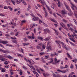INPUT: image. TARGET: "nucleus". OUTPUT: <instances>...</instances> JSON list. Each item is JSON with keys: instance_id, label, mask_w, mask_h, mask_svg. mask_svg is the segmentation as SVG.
I'll use <instances>...</instances> for the list:
<instances>
[{"instance_id": "c85d7f7f", "label": "nucleus", "mask_w": 77, "mask_h": 77, "mask_svg": "<svg viewBox=\"0 0 77 77\" xmlns=\"http://www.w3.org/2000/svg\"><path fill=\"white\" fill-rule=\"evenodd\" d=\"M7 57L9 58V59H12V57H11V56L9 55V56H7Z\"/></svg>"}, {"instance_id": "f3484780", "label": "nucleus", "mask_w": 77, "mask_h": 77, "mask_svg": "<svg viewBox=\"0 0 77 77\" xmlns=\"http://www.w3.org/2000/svg\"><path fill=\"white\" fill-rule=\"evenodd\" d=\"M70 4L72 6H73V7H74V8H75V7H76L75 5H74V4H72V2H70Z\"/></svg>"}, {"instance_id": "bb28decb", "label": "nucleus", "mask_w": 77, "mask_h": 77, "mask_svg": "<svg viewBox=\"0 0 77 77\" xmlns=\"http://www.w3.org/2000/svg\"><path fill=\"white\" fill-rule=\"evenodd\" d=\"M53 5L52 6H51V8H52V9H54V6H55V5L54 4V3L52 4Z\"/></svg>"}, {"instance_id": "bf43d9fd", "label": "nucleus", "mask_w": 77, "mask_h": 77, "mask_svg": "<svg viewBox=\"0 0 77 77\" xmlns=\"http://www.w3.org/2000/svg\"><path fill=\"white\" fill-rule=\"evenodd\" d=\"M24 41H25V42H26V41H27V40L26 39V38H24Z\"/></svg>"}, {"instance_id": "f8f14e48", "label": "nucleus", "mask_w": 77, "mask_h": 77, "mask_svg": "<svg viewBox=\"0 0 77 77\" xmlns=\"http://www.w3.org/2000/svg\"><path fill=\"white\" fill-rule=\"evenodd\" d=\"M50 36H49V38H47L44 39V40L45 41H49V40L50 39Z\"/></svg>"}, {"instance_id": "5fc2aeb1", "label": "nucleus", "mask_w": 77, "mask_h": 77, "mask_svg": "<svg viewBox=\"0 0 77 77\" xmlns=\"http://www.w3.org/2000/svg\"><path fill=\"white\" fill-rule=\"evenodd\" d=\"M49 11V12L50 14H52V11H51V10L50 9V11Z\"/></svg>"}, {"instance_id": "423d86ee", "label": "nucleus", "mask_w": 77, "mask_h": 77, "mask_svg": "<svg viewBox=\"0 0 77 77\" xmlns=\"http://www.w3.org/2000/svg\"><path fill=\"white\" fill-rule=\"evenodd\" d=\"M53 76L54 77H61V76H60V75L58 74L56 75L54 74V73L53 74Z\"/></svg>"}, {"instance_id": "6e6d98bb", "label": "nucleus", "mask_w": 77, "mask_h": 77, "mask_svg": "<svg viewBox=\"0 0 77 77\" xmlns=\"http://www.w3.org/2000/svg\"><path fill=\"white\" fill-rule=\"evenodd\" d=\"M30 15L31 16V17H33V18H35V17L34 15L32 14H30Z\"/></svg>"}, {"instance_id": "4c0bfd02", "label": "nucleus", "mask_w": 77, "mask_h": 77, "mask_svg": "<svg viewBox=\"0 0 77 77\" xmlns=\"http://www.w3.org/2000/svg\"><path fill=\"white\" fill-rule=\"evenodd\" d=\"M8 8L10 9V10H11V11H12V8H11V7L10 6H8Z\"/></svg>"}, {"instance_id": "de8ad7c7", "label": "nucleus", "mask_w": 77, "mask_h": 77, "mask_svg": "<svg viewBox=\"0 0 77 77\" xmlns=\"http://www.w3.org/2000/svg\"><path fill=\"white\" fill-rule=\"evenodd\" d=\"M75 74L74 72H72L70 73V75H73V74Z\"/></svg>"}, {"instance_id": "e2e57ef3", "label": "nucleus", "mask_w": 77, "mask_h": 77, "mask_svg": "<svg viewBox=\"0 0 77 77\" xmlns=\"http://www.w3.org/2000/svg\"><path fill=\"white\" fill-rule=\"evenodd\" d=\"M68 67V65H65V66L64 67V68H66Z\"/></svg>"}, {"instance_id": "680f3d73", "label": "nucleus", "mask_w": 77, "mask_h": 77, "mask_svg": "<svg viewBox=\"0 0 77 77\" xmlns=\"http://www.w3.org/2000/svg\"><path fill=\"white\" fill-rule=\"evenodd\" d=\"M10 34L11 35H14V33L13 32H12L10 33Z\"/></svg>"}, {"instance_id": "72a5a7b5", "label": "nucleus", "mask_w": 77, "mask_h": 77, "mask_svg": "<svg viewBox=\"0 0 77 77\" xmlns=\"http://www.w3.org/2000/svg\"><path fill=\"white\" fill-rule=\"evenodd\" d=\"M11 1L12 3H13V5H15V2H14V1L12 0H11Z\"/></svg>"}, {"instance_id": "7c9ffc66", "label": "nucleus", "mask_w": 77, "mask_h": 77, "mask_svg": "<svg viewBox=\"0 0 77 77\" xmlns=\"http://www.w3.org/2000/svg\"><path fill=\"white\" fill-rule=\"evenodd\" d=\"M70 42V44L72 45H73V46H75V45L74 44L72 43V42Z\"/></svg>"}, {"instance_id": "774afa93", "label": "nucleus", "mask_w": 77, "mask_h": 77, "mask_svg": "<svg viewBox=\"0 0 77 77\" xmlns=\"http://www.w3.org/2000/svg\"><path fill=\"white\" fill-rule=\"evenodd\" d=\"M68 35L69 36V37H71V35H70V34L69 33H68Z\"/></svg>"}, {"instance_id": "8fccbe9b", "label": "nucleus", "mask_w": 77, "mask_h": 77, "mask_svg": "<svg viewBox=\"0 0 77 77\" xmlns=\"http://www.w3.org/2000/svg\"><path fill=\"white\" fill-rule=\"evenodd\" d=\"M30 9V5H29L28 7V11H29V9Z\"/></svg>"}, {"instance_id": "9d476101", "label": "nucleus", "mask_w": 77, "mask_h": 77, "mask_svg": "<svg viewBox=\"0 0 77 77\" xmlns=\"http://www.w3.org/2000/svg\"><path fill=\"white\" fill-rule=\"evenodd\" d=\"M57 1L58 2V6L59 8H60V2H59V0H57Z\"/></svg>"}, {"instance_id": "473e14b6", "label": "nucleus", "mask_w": 77, "mask_h": 77, "mask_svg": "<svg viewBox=\"0 0 77 77\" xmlns=\"http://www.w3.org/2000/svg\"><path fill=\"white\" fill-rule=\"evenodd\" d=\"M44 52H41L39 54L40 55V56H42V55H43L44 54Z\"/></svg>"}, {"instance_id": "39448f33", "label": "nucleus", "mask_w": 77, "mask_h": 77, "mask_svg": "<svg viewBox=\"0 0 77 77\" xmlns=\"http://www.w3.org/2000/svg\"><path fill=\"white\" fill-rule=\"evenodd\" d=\"M67 26L68 27V28L70 30H71V32H74V29H73L72 28H71L70 27H69V24H67Z\"/></svg>"}, {"instance_id": "f03ea898", "label": "nucleus", "mask_w": 77, "mask_h": 77, "mask_svg": "<svg viewBox=\"0 0 77 77\" xmlns=\"http://www.w3.org/2000/svg\"><path fill=\"white\" fill-rule=\"evenodd\" d=\"M50 42H48L47 44V45H49V46H47L46 47L47 52H48L49 51H50L51 50V45L50 44Z\"/></svg>"}, {"instance_id": "2eb2a0df", "label": "nucleus", "mask_w": 77, "mask_h": 77, "mask_svg": "<svg viewBox=\"0 0 77 77\" xmlns=\"http://www.w3.org/2000/svg\"><path fill=\"white\" fill-rule=\"evenodd\" d=\"M22 3L24 5H27V4H26V2H25V1H24V0H23V1H22Z\"/></svg>"}, {"instance_id": "ea45409f", "label": "nucleus", "mask_w": 77, "mask_h": 77, "mask_svg": "<svg viewBox=\"0 0 77 77\" xmlns=\"http://www.w3.org/2000/svg\"><path fill=\"white\" fill-rule=\"evenodd\" d=\"M4 9H8V8L6 6H4Z\"/></svg>"}, {"instance_id": "4be33fe9", "label": "nucleus", "mask_w": 77, "mask_h": 77, "mask_svg": "<svg viewBox=\"0 0 77 77\" xmlns=\"http://www.w3.org/2000/svg\"><path fill=\"white\" fill-rule=\"evenodd\" d=\"M69 39H70V40H71V41H72L73 42H75V40H74L73 38H70Z\"/></svg>"}, {"instance_id": "dca6fc26", "label": "nucleus", "mask_w": 77, "mask_h": 77, "mask_svg": "<svg viewBox=\"0 0 77 77\" xmlns=\"http://www.w3.org/2000/svg\"><path fill=\"white\" fill-rule=\"evenodd\" d=\"M0 60H1V61H5V60H7L5 58H0Z\"/></svg>"}, {"instance_id": "6e6552de", "label": "nucleus", "mask_w": 77, "mask_h": 77, "mask_svg": "<svg viewBox=\"0 0 77 77\" xmlns=\"http://www.w3.org/2000/svg\"><path fill=\"white\" fill-rule=\"evenodd\" d=\"M63 47L64 48H65L66 50L68 51V49L67 47H66V45H64L63 46Z\"/></svg>"}, {"instance_id": "0e129e2a", "label": "nucleus", "mask_w": 77, "mask_h": 77, "mask_svg": "<svg viewBox=\"0 0 77 77\" xmlns=\"http://www.w3.org/2000/svg\"><path fill=\"white\" fill-rule=\"evenodd\" d=\"M43 75H44L45 77H47V75H46V74L45 73H43Z\"/></svg>"}, {"instance_id": "a211bd4d", "label": "nucleus", "mask_w": 77, "mask_h": 77, "mask_svg": "<svg viewBox=\"0 0 77 77\" xmlns=\"http://www.w3.org/2000/svg\"><path fill=\"white\" fill-rule=\"evenodd\" d=\"M45 5L46 6V8L48 9L49 11H50V8H49V7H48L47 4H45Z\"/></svg>"}, {"instance_id": "20e7f679", "label": "nucleus", "mask_w": 77, "mask_h": 77, "mask_svg": "<svg viewBox=\"0 0 77 77\" xmlns=\"http://www.w3.org/2000/svg\"><path fill=\"white\" fill-rule=\"evenodd\" d=\"M44 31L45 33V34L47 33L46 32H47L48 33H50V30L48 29H44Z\"/></svg>"}, {"instance_id": "f257e3e1", "label": "nucleus", "mask_w": 77, "mask_h": 77, "mask_svg": "<svg viewBox=\"0 0 77 77\" xmlns=\"http://www.w3.org/2000/svg\"><path fill=\"white\" fill-rule=\"evenodd\" d=\"M64 5L67 9L68 11L69 12V13H68V15H69V16H72L73 15V13L72 12V11H71V9H70V8H69L68 7V5H66L65 3H64Z\"/></svg>"}, {"instance_id": "cd10ccee", "label": "nucleus", "mask_w": 77, "mask_h": 77, "mask_svg": "<svg viewBox=\"0 0 77 77\" xmlns=\"http://www.w3.org/2000/svg\"><path fill=\"white\" fill-rule=\"evenodd\" d=\"M42 62H43V63H46L45 61V60L43 58H42Z\"/></svg>"}, {"instance_id": "6ab92c4d", "label": "nucleus", "mask_w": 77, "mask_h": 77, "mask_svg": "<svg viewBox=\"0 0 77 77\" xmlns=\"http://www.w3.org/2000/svg\"><path fill=\"white\" fill-rule=\"evenodd\" d=\"M67 54V56H68V57H69V58L70 59H72V58L71 57V56H70V55H69V54H68V53H66Z\"/></svg>"}, {"instance_id": "a878e982", "label": "nucleus", "mask_w": 77, "mask_h": 77, "mask_svg": "<svg viewBox=\"0 0 77 77\" xmlns=\"http://www.w3.org/2000/svg\"><path fill=\"white\" fill-rule=\"evenodd\" d=\"M57 71H58V72H62V73H64L63 71H61L59 69L57 70Z\"/></svg>"}, {"instance_id": "1a4fd4ad", "label": "nucleus", "mask_w": 77, "mask_h": 77, "mask_svg": "<svg viewBox=\"0 0 77 77\" xmlns=\"http://www.w3.org/2000/svg\"><path fill=\"white\" fill-rule=\"evenodd\" d=\"M1 42H0V43H1V42L3 44H8V42H7L6 41H4L3 42H2V41H1Z\"/></svg>"}, {"instance_id": "9b49d317", "label": "nucleus", "mask_w": 77, "mask_h": 77, "mask_svg": "<svg viewBox=\"0 0 77 77\" xmlns=\"http://www.w3.org/2000/svg\"><path fill=\"white\" fill-rule=\"evenodd\" d=\"M38 39H39L40 41H44V39L42 38V37H38Z\"/></svg>"}, {"instance_id": "ddd939ff", "label": "nucleus", "mask_w": 77, "mask_h": 77, "mask_svg": "<svg viewBox=\"0 0 77 77\" xmlns=\"http://www.w3.org/2000/svg\"><path fill=\"white\" fill-rule=\"evenodd\" d=\"M35 74H36V75H39L38 73V72H36L35 71H32Z\"/></svg>"}, {"instance_id": "7ed1b4c3", "label": "nucleus", "mask_w": 77, "mask_h": 77, "mask_svg": "<svg viewBox=\"0 0 77 77\" xmlns=\"http://www.w3.org/2000/svg\"><path fill=\"white\" fill-rule=\"evenodd\" d=\"M32 36H30L29 35H28L27 38L28 39H35V38L34 37V34L33 33H32Z\"/></svg>"}, {"instance_id": "338daca9", "label": "nucleus", "mask_w": 77, "mask_h": 77, "mask_svg": "<svg viewBox=\"0 0 77 77\" xmlns=\"http://www.w3.org/2000/svg\"><path fill=\"white\" fill-rule=\"evenodd\" d=\"M42 48L43 49V50H44V49H45V46H44V45H43Z\"/></svg>"}, {"instance_id": "e433bc0d", "label": "nucleus", "mask_w": 77, "mask_h": 77, "mask_svg": "<svg viewBox=\"0 0 77 77\" xmlns=\"http://www.w3.org/2000/svg\"><path fill=\"white\" fill-rule=\"evenodd\" d=\"M13 43H17V41L16 40H13Z\"/></svg>"}, {"instance_id": "3c124183", "label": "nucleus", "mask_w": 77, "mask_h": 77, "mask_svg": "<svg viewBox=\"0 0 77 77\" xmlns=\"http://www.w3.org/2000/svg\"><path fill=\"white\" fill-rule=\"evenodd\" d=\"M40 48H41V46H37V49H39Z\"/></svg>"}, {"instance_id": "a19ab883", "label": "nucleus", "mask_w": 77, "mask_h": 77, "mask_svg": "<svg viewBox=\"0 0 77 77\" xmlns=\"http://www.w3.org/2000/svg\"><path fill=\"white\" fill-rule=\"evenodd\" d=\"M6 45L7 46H8V47H13V46L10 45H8V44H7Z\"/></svg>"}, {"instance_id": "79ce46f5", "label": "nucleus", "mask_w": 77, "mask_h": 77, "mask_svg": "<svg viewBox=\"0 0 77 77\" xmlns=\"http://www.w3.org/2000/svg\"><path fill=\"white\" fill-rule=\"evenodd\" d=\"M54 32H55L56 33V34L58 33V32L57 31V30H56L54 29Z\"/></svg>"}, {"instance_id": "5701e85b", "label": "nucleus", "mask_w": 77, "mask_h": 77, "mask_svg": "<svg viewBox=\"0 0 77 77\" xmlns=\"http://www.w3.org/2000/svg\"><path fill=\"white\" fill-rule=\"evenodd\" d=\"M57 54H56L55 53H54V54H51V56L53 57V56H55V55H56Z\"/></svg>"}, {"instance_id": "09e8293b", "label": "nucleus", "mask_w": 77, "mask_h": 77, "mask_svg": "<svg viewBox=\"0 0 77 77\" xmlns=\"http://www.w3.org/2000/svg\"><path fill=\"white\" fill-rule=\"evenodd\" d=\"M18 33H19V32H17L15 34V35L16 36H18Z\"/></svg>"}, {"instance_id": "c9c22d12", "label": "nucleus", "mask_w": 77, "mask_h": 77, "mask_svg": "<svg viewBox=\"0 0 77 77\" xmlns=\"http://www.w3.org/2000/svg\"><path fill=\"white\" fill-rule=\"evenodd\" d=\"M23 46H24V47H25V45H29V43H23Z\"/></svg>"}, {"instance_id": "412c9836", "label": "nucleus", "mask_w": 77, "mask_h": 77, "mask_svg": "<svg viewBox=\"0 0 77 77\" xmlns=\"http://www.w3.org/2000/svg\"><path fill=\"white\" fill-rule=\"evenodd\" d=\"M2 72H5V69L4 68V69H2V70H1Z\"/></svg>"}, {"instance_id": "4468645a", "label": "nucleus", "mask_w": 77, "mask_h": 77, "mask_svg": "<svg viewBox=\"0 0 77 77\" xmlns=\"http://www.w3.org/2000/svg\"><path fill=\"white\" fill-rule=\"evenodd\" d=\"M72 37H74L75 36V38L77 39V35L75 34H74V35L72 34Z\"/></svg>"}, {"instance_id": "13d9d810", "label": "nucleus", "mask_w": 77, "mask_h": 77, "mask_svg": "<svg viewBox=\"0 0 77 77\" xmlns=\"http://www.w3.org/2000/svg\"><path fill=\"white\" fill-rule=\"evenodd\" d=\"M64 67H63V66H60V69H63Z\"/></svg>"}, {"instance_id": "603ef678", "label": "nucleus", "mask_w": 77, "mask_h": 77, "mask_svg": "<svg viewBox=\"0 0 77 77\" xmlns=\"http://www.w3.org/2000/svg\"><path fill=\"white\" fill-rule=\"evenodd\" d=\"M16 3L17 4H19V3H20L19 1H18V0H17L16 1Z\"/></svg>"}, {"instance_id": "393cba45", "label": "nucleus", "mask_w": 77, "mask_h": 77, "mask_svg": "<svg viewBox=\"0 0 77 77\" xmlns=\"http://www.w3.org/2000/svg\"><path fill=\"white\" fill-rule=\"evenodd\" d=\"M61 12H62V13L63 14H66V12L65 11H64L63 10L61 11Z\"/></svg>"}, {"instance_id": "49530a36", "label": "nucleus", "mask_w": 77, "mask_h": 77, "mask_svg": "<svg viewBox=\"0 0 77 77\" xmlns=\"http://www.w3.org/2000/svg\"><path fill=\"white\" fill-rule=\"evenodd\" d=\"M48 57H49V56H45V59H47L48 58Z\"/></svg>"}, {"instance_id": "f704fd0d", "label": "nucleus", "mask_w": 77, "mask_h": 77, "mask_svg": "<svg viewBox=\"0 0 77 77\" xmlns=\"http://www.w3.org/2000/svg\"><path fill=\"white\" fill-rule=\"evenodd\" d=\"M74 66L73 65H72V64H71L70 66V68H74Z\"/></svg>"}, {"instance_id": "4d7b16f0", "label": "nucleus", "mask_w": 77, "mask_h": 77, "mask_svg": "<svg viewBox=\"0 0 77 77\" xmlns=\"http://www.w3.org/2000/svg\"><path fill=\"white\" fill-rule=\"evenodd\" d=\"M10 72L11 75H12L13 74V73H14V72H13V71Z\"/></svg>"}, {"instance_id": "2f4dec72", "label": "nucleus", "mask_w": 77, "mask_h": 77, "mask_svg": "<svg viewBox=\"0 0 77 77\" xmlns=\"http://www.w3.org/2000/svg\"><path fill=\"white\" fill-rule=\"evenodd\" d=\"M73 20L74 21L75 24L77 25V21H76V20H75V19H73Z\"/></svg>"}, {"instance_id": "58836bf2", "label": "nucleus", "mask_w": 77, "mask_h": 77, "mask_svg": "<svg viewBox=\"0 0 77 77\" xmlns=\"http://www.w3.org/2000/svg\"><path fill=\"white\" fill-rule=\"evenodd\" d=\"M20 11H18V12L16 13V14L17 15H20Z\"/></svg>"}, {"instance_id": "69168bd1", "label": "nucleus", "mask_w": 77, "mask_h": 77, "mask_svg": "<svg viewBox=\"0 0 77 77\" xmlns=\"http://www.w3.org/2000/svg\"><path fill=\"white\" fill-rule=\"evenodd\" d=\"M5 67H6V68H9V66L8 65H7V66H5Z\"/></svg>"}, {"instance_id": "a18cd8bd", "label": "nucleus", "mask_w": 77, "mask_h": 77, "mask_svg": "<svg viewBox=\"0 0 77 77\" xmlns=\"http://www.w3.org/2000/svg\"><path fill=\"white\" fill-rule=\"evenodd\" d=\"M39 23L40 24H41V23H42V21H41V20H39Z\"/></svg>"}, {"instance_id": "b1692460", "label": "nucleus", "mask_w": 77, "mask_h": 77, "mask_svg": "<svg viewBox=\"0 0 77 77\" xmlns=\"http://www.w3.org/2000/svg\"><path fill=\"white\" fill-rule=\"evenodd\" d=\"M62 21L64 23H66L67 22V20H66L65 19H63Z\"/></svg>"}, {"instance_id": "052dcab7", "label": "nucleus", "mask_w": 77, "mask_h": 77, "mask_svg": "<svg viewBox=\"0 0 77 77\" xmlns=\"http://www.w3.org/2000/svg\"><path fill=\"white\" fill-rule=\"evenodd\" d=\"M17 54L19 56H20L21 57H22V56H21V54Z\"/></svg>"}, {"instance_id": "37998d69", "label": "nucleus", "mask_w": 77, "mask_h": 77, "mask_svg": "<svg viewBox=\"0 0 77 77\" xmlns=\"http://www.w3.org/2000/svg\"><path fill=\"white\" fill-rule=\"evenodd\" d=\"M51 21H53V22H54V23H56V21L54 19H51Z\"/></svg>"}, {"instance_id": "c03bdc74", "label": "nucleus", "mask_w": 77, "mask_h": 77, "mask_svg": "<svg viewBox=\"0 0 77 77\" xmlns=\"http://www.w3.org/2000/svg\"><path fill=\"white\" fill-rule=\"evenodd\" d=\"M5 36L6 37H9V36H10V35H9L8 34H5Z\"/></svg>"}, {"instance_id": "864d4df0", "label": "nucleus", "mask_w": 77, "mask_h": 77, "mask_svg": "<svg viewBox=\"0 0 77 77\" xmlns=\"http://www.w3.org/2000/svg\"><path fill=\"white\" fill-rule=\"evenodd\" d=\"M8 62H7V61H5L4 62V64H5V65H8Z\"/></svg>"}, {"instance_id": "0eeeda50", "label": "nucleus", "mask_w": 77, "mask_h": 77, "mask_svg": "<svg viewBox=\"0 0 77 77\" xmlns=\"http://www.w3.org/2000/svg\"><path fill=\"white\" fill-rule=\"evenodd\" d=\"M3 52L4 53H6V54H8V53H11V52H10L9 51H8V50H6V51H3Z\"/></svg>"}, {"instance_id": "c756f323", "label": "nucleus", "mask_w": 77, "mask_h": 77, "mask_svg": "<svg viewBox=\"0 0 77 77\" xmlns=\"http://www.w3.org/2000/svg\"><path fill=\"white\" fill-rule=\"evenodd\" d=\"M35 20V21H38V20H39V18L38 17H34Z\"/></svg>"}, {"instance_id": "aec40b11", "label": "nucleus", "mask_w": 77, "mask_h": 77, "mask_svg": "<svg viewBox=\"0 0 77 77\" xmlns=\"http://www.w3.org/2000/svg\"><path fill=\"white\" fill-rule=\"evenodd\" d=\"M45 14L44 15V17H47V16L48 15V14H47V12H46V11H45Z\"/></svg>"}]
</instances>
